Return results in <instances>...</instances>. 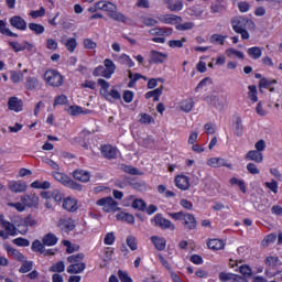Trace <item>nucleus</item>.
Returning <instances> with one entry per match:
<instances>
[{
  "label": "nucleus",
  "mask_w": 282,
  "mask_h": 282,
  "mask_svg": "<svg viewBox=\"0 0 282 282\" xmlns=\"http://www.w3.org/2000/svg\"><path fill=\"white\" fill-rule=\"evenodd\" d=\"M122 184L123 186L129 184L134 191H147V183H144V181H135V178L132 177H124Z\"/></svg>",
  "instance_id": "7"
},
{
  "label": "nucleus",
  "mask_w": 282,
  "mask_h": 282,
  "mask_svg": "<svg viewBox=\"0 0 282 282\" xmlns=\"http://www.w3.org/2000/svg\"><path fill=\"white\" fill-rule=\"evenodd\" d=\"M194 28H195V23L193 22H185L176 25V30L178 31L193 30Z\"/></svg>",
  "instance_id": "59"
},
{
  "label": "nucleus",
  "mask_w": 282,
  "mask_h": 282,
  "mask_svg": "<svg viewBox=\"0 0 282 282\" xmlns=\"http://www.w3.org/2000/svg\"><path fill=\"white\" fill-rule=\"evenodd\" d=\"M42 241L43 246H56V243H58V238L54 234H46Z\"/></svg>",
  "instance_id": "30"
},
{
  "label": "nucleus",
  "mask_w": 282,
  "mask_h": 282,
  "mask_svg": "<svg viewBox=\"0 0 282 282\" xmlns=\"http://www.w3.org/2000/svg\"><path fill=\"white\" fill-rule=\"evenodd\" d=\"M68 188H73V191H83V185L76 183V181L68 178V183H66Z\"/></svg>",
  "instance_id": "58"
},
{
  "label": "nucleus",
  "mask_w": 282,
  "mask_h": 282,
  "mask_svg": "<svg viewBox=\"0 0 282 282\" xmlns=\"http://www.w3.org/2000/svg\"><path fill=\"white\" fill-rule=\"evenodd\" d=\"M8 109L10 111H23V100L19 99L18 97H11L8 100Z\"/></svg>",
  "instance_id": "17"
},
{
  "label": "nucleus",
  "mask_w": 282,
  "mask_h": 282,
  "mask_svg": "<svg viewBox=\"0 0 282 282\" xmlns=\"http://www.w3.org/2000/svg\"><path fill=\"white\" fill-rule=\"evenodd\" d=\"M141 21L143 25H147V28H153V25H158V20L152 18L142 17Z\"/></svg>",
  "instance_id": "54"
},
{
  "label": "nucleus",
  "mask_w": 282,
  "mask_h": 282,
  "mask_svg": "<svg viewBox=\"0 0 282 282\" xmlns=\"http://www.w3.org/2000/svg\"><path fill=\"white\" fill-rule=\"evenodd\" d=\"M101 153H102L104 158H107L108 160H113V158H116V155H117L116 148H113L111 145L101 147Z\"/></svg>",
  "instance_id": "27"
},
{
  "label": "nucleus",
  "mask_w": 282,
  "mask_h": 282,
  "mask_svg": "<svg viewBox=\"0 0 282 282\" xmlns=\"http://www.w3.org/2000/svg\"><path fill=\"white\" fill-rule=\"evenodd\" d=\"M264 186L267 188H270L272 193L276 195L279 193V183L275 180H272L271 182H265Z\"/></svg>",
  "instance_id": "50"
},
{
  "label": "nucleus",
  "mask_w": 282,
  "mask_h": 282,
  "mask_svg": "<svg viewBox=\"0 0 282 282\" xmlns=\"http://www.w3.org/2000/svg\"><path fill=\"white\" fill-rule=\"evenodd\" d=\"M11 80L12 83H21V80H23V73H19L15 70L11 72Z\"/></svg>",
  "instance_id": "60"
},
{
  "label": "nucleus",
  "mask_w": 282,
  "mask_h": 282,
  "mask_svg": "<svg viewBox=\"0 0 282 282\" xmlns=\"http://www.w3.org/2000/svg\"><path fill=\"white\" fill-rule=\"evenodd\" d=\"M33 263L32 261H24V263L21 265L19 272H21V274H25L28 272H30V270H32Z\"/></svg>",
  "instance_id": "57"
},
{
  "label": "nucleus",
  "mask_w": 282,
  "mask_h": 282,
  "mask_svg": "<svg viewBox=\"0 0 282 282\" xmlns=\"http://www.w3.org/2000/svg\"><path fill=\"white\" fill-rule=\"evenodd\" d=\"M163 90H164V86H161L154 90L148 91L145 94V98L149 99V98H154L155 96H161Z\"/></svg>",
  "instance_id": "52"
},
{
  "label": "nucleus",
  "mask_w": 282,
  "mask_h": 282,
  "mask_svg": "<svg viewBox=\"0 0 282 282\" xmlns=\"http://www.w3.org/2000/svg\"><path fill=\"white\" fill-rule=\"evenodd\" d=\"M132 208H135L137 210H147V203H144V200L142 199H135L132 203Z\"/></svg>",
  "instance_id": "49"
},
{
  "label": "nucleus",
  "mask_w": 282,
  "mask_h": 282,
  "mask_svg": "<svg viewBox=\"0 0 282 282\" xmlns=\"http://www.w3.org/2000/svg\"><path fill=\"white\" fill-rule=\"evenodd\" d=\"M247 54H249V56H251V58H253V61L259 59V57L261 56V48L259 46H253L251 48H248Z\"/></svg>",
  "instance_id": "38"
},
{
  "label": "nucleus",
  "mask_w": 282,
  "mask_h": 282,
  "mask_svg": "<svg viewBox=\"0 0 282 282\" xmlns=\"http://www.w3.org/2000/svg\"><path fill=\"white\" fill-rule=\"evenodd\" d=\"M269 208H270V200H268V198L262 199L260 204L257 206V210H259V213H267Z\"/></svg>",
  "instance_id": "47"
},
{
  "label": "nucleus",
  "mask_w": 282,
  "mask_h": 282,
  "mask_svg": "<svg viewBox=\"0 0 282 282\" xmlns=\"http://www.w3.org/2000/svg\"><path fill=\"white\" fill-rule=\"evenodd\" d=\"M97 206H102L105 213H116V210H119L118 202L113 200L111 196L98 199Z\"/></svg>",
  "instance_id": "3"
},
{
  "label": "nucleus",
  "mask_w": 282,
  "mask_h": 282,
  "mask_svg": "<svg viewBox=\"0 0 282 282\" xmlns=\"http://www.w3.org/2000/svg\"><path fill=\"white\" fill-rule=\"evenodd\" d=\"M167 59H169V54H166V53H161L155 50H152L150 52V59H149L150 65H153V63L156 65L162 64V63L166 62Z\"/></svg>",
  "instance_id": "5"
},
{
  "label": "nucleus",
  "mask_w": 282,
  "mask_h": 282,
  "mask_svg": "<svg viewBox=\"0 0 282 282\" xmlns=\"http://www.w3.org/2000/svg\"><path fill=\"white\" fill-rule=\"evenodd\" d=\"M207 100H209L210 105L216 107V109H224V104L219 100V97L212 95L207 97Z\"/></svg>",
  "instance_id": "42"
},
{
  "label": "nucleus",
  "mask_w": 282,
  "mask_h": 282,
  "mask_svg": "<svg viewBox=\"0 0 282 282\" xmlns=\"http://www.w3.org/2000/svg\"><path fill=\"white\" fill-rule=\"evenodd\" d=\"M0 226L4 228V230L8 231V235H11V237H14L17 235V227L14 224L6 220V216L3 214H0Z\"/></svg>",
  "instance_id": "15"
},
{
  "label": "nucleus",
  "mask_w": 282,
  "mask_h": 282,
  "mask_svg": "<svg viewBox=\"0 0 282 282\" xmlns=\"http://www.w3.org/2000/svg\"><path fill=\"white\" fill-rule=\"evenodd\" d=\"M50 272H65V262H56L51 267Z\"/></svg>",
  "instance_id": "51"
},
{
  "label": "nucleus",
  "mask_w": 282,
  "mask_h": 282,
  "mask_svg": "<svg viewBox=\"0 0 282 282\" xmlns=\"http://www.w3.org/2000/svg\"><path fill=\"white\" fill-rule=\"evenodd\" d=\"M127 246L130 248V250L135 251L138 250V239L133 236H128L126 239Z\"/></svg>",
  "instance_id": "44"
},
{
  "label": "nucleus",
  "mask_w": 282,
  "mask_h": 282,
  "mask_svg": "<svg viewBox=\"0 0 282 282\" xmlns=\"http://www.w3.org/2000/svg\"><path fill=\"white\" fill-rule=\"evenodd\" d=\"M98 85L101 86L100 95L108 100V102H116V100H120L122 98V95H120V91L116 88H111L109 91V87H111V85L107 80L100 78L98 79Z\"/></svg>",
  "instance_id": "1"
},
{
  "label": "nucleus",
  "mask_w": 282,
  "mask_h": 282,
  "mask_svg": "<svg viewBox=\"0 0 282 282\" xmlns=\"http://www.w3.org/2000/svg\"><path fill=\"white\" fill-rule=\"evenodd\" d=\"M8 254H10L11 257H13V259H15V261H24L25 257L19 252V250L8 246L6 248Z\"/></svg>",
  "instance_id": "31"
},
{
  "label": "nucleus",
  "mask_w": 282,
  "mask_h": 282,
  "mask_svg": "<svg viewBox=\"0 0 282 282\" xmlns=\"http://www.w3.org/2000/svg\"><path fill=\"white\" fill-rule=\"evenodd\" d=\"M232 30L235 32H241V30H254V22L243 17H236L231 20Z\"/></svg>",
  "instance_id": "2"
},
{
  "label": "nucleus",
  "mask_w": 282,
  "mask_h": 282,
  "mask_svg": "<svg viewBox=\"0 0 282 282\" xmlns=\"http://www.w3.org/2000/svg\"><path fill=\"white\" fill-rule=\"evenodd\" d=\"M63 209L68 210V213H76L78 210V200L72 197L64 199Z\"/></svg>",
  "instance_id": "18"
},
{
  "label": "nucleus",
  "mask_w": 282,
  "mask_h": 282,
  "mask_svg": "<svg viewBox=\"0 0 282 282\" xmlns=\"http://www.w3.org/2000/svg\"><path fill=\"white\" fill-rule=\"evenodd\" d=\"M118 276L121 282H133V280L129 276V274L122 270L118 271Z\"/></svg>",
  "instance_id": "62"
},
{
  "label": "nucleus",
  "mask_w": 282,
  "mask_h": 282,
  "mask_svg": "<svg viewBox=\"0 0 282 282\" xmlns=\"http://www.w3.org/2000/svg\"><path fill=\"white\" fill-rule=\"evenodd\" d=\"M9 191L12 193H25L28 191V184L21 181H11L9 183Z\"/></svg>",
  "instance_id": "14"
},
{
  "label": "nucleus",
  "mask_w": 282,
  "mask_h": 282,
  "mask_svg": "<svg viewBox=\"0 0 282 282\" xmlns=\"http://www.w3.org/2000/svg\"><path fill=\"white\" fill-rule=\"evenodd\" d=\"M210 43L214 44H219V45H224V43H226V36L221 35V34H213L209 37Z\"/></svg>",
  "instance_id": "45"
},
{
  "label": "nucleus",
  "mask_w": 282,
  "mask_h": 282,
  "mask_svg": "<svg viewBox=\"0 0 282 282\" xmlns=\"http://www.w3.org/2000/svg\"><path fill=\"white\" fill-rule=\"evenodd\" d=\"M59 229L64 230V232H69L76 228V225L70 218L67 219H59L57 223Z\"/></svg>",
  "instance_id": "19"
},
{
  "label": "nucleus",
  "mask_w": 282,
  "mask_h": 282,
  "mask_svg": "<svg viewBox=\"0 0 282 282\" xmlns=\"http://www.w3.org/2000/svg\"><path fill=\"white\" fill-rule=\"evenodd\" d=\"M31 249L33 252H40V254H43L45 252V245H43V241L40 240L33 241Z\"/></svg>",
  "instance_id": "37"
},
{
  "label": "nucleus",
  "mask_w": 282,
  "mask_h": 282,
  "mask_svg": "<svg viewBox=\"0 0 282 282\" xmlns=\"http://www.w3.org/2000/svg\"><path fill=\"white\" fill-rule=\"evenodd\" d=\"M21 202L28 208H39V196L36 194L24 195L21 197Z\"/></svg>",
  "instance_id": "8"
},
{
  "label": "nucleus",
  "mask_w": 282,
  "mask_h": 282,
  "mask_svg": "<svg viewBox=\"0 0 282 282\" xmlns=\"http://www.w3.org/2000/svg\"><path fill=\"white\" fill-rule=\"evenodd\" d=\"M104 65L108 72H112V74L116 72V64H113V61L107 58L105 59Z\"/></svg>",
  "instance_id": "64"
},
{
  "label": "nucleus",
  "mask_w": 282,
  "mask_h": 282,
  "mask_svg": "<svg viewBox=\"0 0 282 282\" xmlns=\"http://www.w3.org/2000/svg\"><path fill=\"white\" fill-rule=\"evenodd\" d=\"M84 259H85V253H77V254L69 256L67 258V261L68 263L76 264V263H83L80 261H83Z\"/></svg>",
  "instance_id": "43"
},
{
  "label": "nucleus",
  "mask_w": 282,
  "mask_h": 282,
  "mask_svg": "<svg viewBox=\"0 0 282 282\" xmlns=\"http://www.w3.org/2000/svg\"><path fill=\"white\" fill-rule=\"evenodd\" d=\"M184 43H186V37H182L181 40H171L169 41V46L170 47H184Z\"/></svg>",
  "instance_id": "48"
},
{
  "label": "nucleus",
  "mask_w": 282,
  "mask_h": 282,
  "mask_svg": "<svg viewBox=\"0 0 282 282\" xmlns=\"http://www.w3.org/2000/svg\"><path fill=\"white\" fill-rule=\"evenodd\" d=\"M218 276L221 282H226V281H232V278L235 276V274L220 272Z\"/></svg>",
  "instance_id": "63"
},
{
  "label": "nucleus",
  "mask_w": 282,
  "mask_h": 282,
  "mask_svg": "<svg viewBox=\"0 0 282 282\" xmlns=\"http://www.w3.org/2000/svg\"><path fill=\"white\" fill-rule=\"evenodd\" d=\"M207 164L213 169H221V166H226L227 169H232V164L228 163L226 159H221V158H212L207 161Z\"/></svg>",
  "instance_id": "9"
},
{
  "label": "nucleus",
  "mask_w": 282,
  "mask_h": 282,
  "mask_svg": "<svg viewBox=\"0 0 282 282\" xmlns=\"http://www.w3.org/2000/svg\"><path fill=\"white\" fill-rule=\"evenodd\" d=\"M121 171H123V173H128V175H144L143 172H141L137 167H133L132 165L123 164V165H121Z\"/></svg>",
  "instance_id": "33"
},
{
  "label": "nucleus",
  "mask_w": 282,
  "mask_h": 282,
  "mask_svg": "<svg viewBox=\"0 0 282 282\" xmlns=\"http://www.w3.org/2000/svg\"><path fill=\"white\" fill-rule=\"evenodd\" d=\"M182 221H183L184 228H186L187 230H195V228H197V219L193 214L185 213L183 215Z\"/></svg>",
  "instance_id": "11"
},
{
  "label": "nucleus",
  "mask_w": 282,
  "mask_h": 282,
  "mask_svg": "<svg viewBox=\"0 0 282 282\" xmlns=\"http://www.w3.org/2000/svg\"><path fill=\"white\" fill-rule=\"evenodd\" d=\"M249 89V98L252 100V102H257L259 98L257 97V86L251 85L248 87Z\"/></svg>",
  "instance_id": "53"
},
{
  "label": "nucleus",
  "mask_w": 282,
  "mask_h": 282,
  "mask_svg": "<svg viewBox=\"0 0 282 282\" xmlns=\"http://www.w3.org/2000/svg\"><path fill=\"white\" fill-rule=\"evenodd\" d=\"M44 78L52 87H61L63 85V76L57 70H46Z\"/></svg>",
  "instance_id": "4"
},
{
  "label": "nucleus",
  "mask_w": 282,
  "mask_h": 282,
  "mask_svg": "<svg viewBox=\"0 0 282 282\" xmlns=\"http://www.w3.org/2000/svg\"><path fill=\"white\" fill-rule=\"evenodd\" d=\"M159 21H161V23L172 24L180 23V21H182V18L173 14H166L159 17Z\"/></svg>",
  "instance_id": "28"
},
{
  "label": "nucleus",
  "mask_w": 282,
  "mask_h": 282,
  "mask_svg": "<svg viewBox=\"0 0 282 282\" xmlns=\"http://www.w3.org/2000/svg\"><path fill=\"white\" fill-rule=\"evenodd\" d=\"M154 223L156 224V226H160V228H164V229L170 228V230H175V225H173L171 220L162 217V214H158L154 217Z\"/></svg>",
  "instance_id": "13"
},
{
  "label": "nucleus",
  "mask_w": 282,
  "mask_h": 282,
  "mask_svg": "<svg viewBox=\"0 0 282 282\" xmlns=\"http://www.w3.org/2000/svg\"><path fill=\"white\" fill-rule=\"evenodd\" d=\"M276 241V234H270L264 237V239L261 242V246L263 248H268V246H271V243H274Z\"/></svg>",
  "instance_id": "39"
},
{
  "label": "nucleus",
  "mask_w": 282,
  "mask_h": 282,
  "mask_svg": "<svg viewBox=\"0 0 282 282\" xmlns=\"http://www.w3.org/2000/svg\"><path fill=\"white\" fill-rule=\"evenodd\" d=\"M174 182L175 186H177L180 191H188V188H191V183L188 181V176L186 175H177Z\"/></svg>",
  "instance_id": "16"
},
{
  "label": "nucleus",
  "mask_w": 282,
  "mask_h": 282,
  "mask_svg": "<svg viewBox=\"0 0 282 282\" xmlns=\"http://www.w3.org/2000/svg\"><path fill=\"white\" fill-rule=\"evenodd\" d=\"M53 176L56 180V182H61V184L67 186V183L69 182V176L61 172H55Z\"/></svg>",
  "instance_id": "36"
},
{
  "label": "nucleus",
  "mask_w": 282,
  "mask_h": 282,
  "mask_svg": "<svg viewBox=\"0 0 282 282\" xmlns=\"http://www.w3.org/2000/svg\"><path fill=\"white\" fill-rule=\"evenodd\" d=\"M193 107H195V101H193V99H184L180 102V109L185 111V113L193 111Z\"/></svg>",
  "instance_id": "29"
},
{
  "label": "nucleus",
  "mask_w": 282,
  "mask_h": 282,
  "mask_svg": "<svg viewBox=\"0 0 282 282\" xmlns=\"http://www.w3.org/2000/svg\"><path fill=\"white\" fill-rule=\"evenodd\" d=\"M265 265H268L269 269L265 270L267 276H274V273H270V270H274L276 265H279V257H268L265 259Z\"/></svg>",
  "instance_id": "21"
},
{
  "label": "nucleus",
  "mask_w": 282,
  "mask_h": 282,
  "mask_svg": "<svg viewBox=\"0 0 282 282\" xmlns=\"http://www.w3.org/2000/svg\"><path fill=\"white\" fill-rule=\"evenodd\" d=\"M39 85H40L39 78L32 77V76H28L25 78L24 86H25V89H28V91H34L35 89H39Z\"/></svg>",
  "instance_id": "22"
},
{
  "label": "nucleus",
  "mask_w": 282,
  "mask_h": 282,
  "mask_svg": "<svg viewBox=\"0 0 282 282\" xmlns=\"http://www.w3.org/2000/svg\"><path fill=\"white\" fill-rule=\"evenodd\" d=\"M9 23L12 28H15L17 30H28V22L21 15H14L10 18Z\"/></svg>",
  "instance_id": "12"
},
{
  "label": "nucleus",
  "mask_w": 282,
  "mask_h": 282,
  "mask_svg": "<svg viewBox=\"0 0 282 282\" xmlns=\"http://www.w3.org/2000/svg\"><path fill=\"white\" fill-rule=\"evenodd\" d=\"M234 133L237 138H241V135H243V120L239 116L236 117V121L234 123Z\"/></svg>",
  "instance_id": "25"
},
{
  "label": "nucleus",
  "mask_w": 282,
  "mask_h": 282,
  "mask_svg": "<svg viewBox=\"0 0 282 282\" xmlns=\"http://www.w3.org/2000/svg\"><path fill=\"white\" fill-rule=\"evenodd\" d=\"M108 17L110 19H113V21H119L120 23H127V17L124 14L113 10L111 13H108Z\"/></svg>",
  "instance_id": "35"
},
{
  "label": "nucleus",
  "mask_w": 282,
  "mask_h": 282,
  "mask_svg": "<svg viewBox=\"0 0 282 282\" xmlns=\"http://www.w3.org/2000/svg\"><path fill=\"white\" fill-rule=\"evenodd\" d=\"M152 243H154V247L156 250H166V239L158 237V236H152L151 237Z\"/></svg>",
  "instance_id": "26"
},
{
  "label": "nucleus",
  "mask_w": 282,
  "mask_h": 282,
  "mask_svg": "<svg viewBox=\"0 0 282 282\" xmlns=\"http://www.w3.org/2000/svg\"><path fill=\"white\" fill-rule=\"evenodd\" d=\"M115 241H116V235H113V232H108L105 236L104 242L106 243V246H113Z\"/></svg>",
  "instance_id": "61"
},
{
  "label": "nucleus",
  "mask_w": 282,
  "mask_h": 282,
  "mask_svg": "<svg viewBox=\"0 0 282 282\" xmlns=\"http://www.w3.org/2000/svg\"><path fill=\"white\" fill-rule=\"evenodd\" d=\"M207 246L210 250H223L225 243L224 240L212 239L207 242Z\"/></svg>",
  "instance_id": "32"
},
{
  "label": "nucleus",
  "mask_w": 282,
  "mask_h": 282,
  "mask_svg": "<svg viewBox=\"0 0 282 282\" xmlns=\"http://www.w3.org/2000/svg\"><path fill=\"white\" fill-rule=\"evenodd\" d=\"M246 159L257 162V164H261V162H263V153L257 150H251L246 154Z\"/></svg>",
  "instance_id": "24"
},
{
  "label": "nucleus",
  "mask_w": 282,
  "mask_h": 282,
  "mask_svg": "<svg viewBox=\"0 0 282 282\" xmlns=\"http://www.w3.org/2000/svg\"><path fill=\"white\" fill-rule=\"evenodd\" d=\"M13 243L15 246H20L22 248H28V246H30V240H28L25 238H15V239H13Z\"/></svg>",
  "instance_id": "56"
},
{
  "label": "nucleus",
  "mask_w": 282,
  "mask_h": 282,
  "mask_svg": "<svg viewBox=\"0 0 282 282\" xmlns=\"http://www.w3.org/2000/svg\"><path fill=\"white\" fill-rule=\"evenodd\" d=\"M84 47H85V50H96V47H98V44L96 42H94V40H91V39H85Z\"/></svg>",
  "instance_id": "55"
},
{
  "label": "nucleus",
  "mask_w": 282,
  "mask_h": 282,
  "mask_svg": "<svg viewBox=\"0 0 282 282\" xmlns=\"http://www.w3.org/2000/svg\"><path fill=\"white\" fill-rule=\"evenodd\" d=\"M117 219H119V221H127V224H133V221H135V218L133 217V215L131 214H127V213H119L117 214Z\"/></svg>",
  "instance_id": "34"
},
{
  "label": "nucleus",
  "mask_w": 282,
  "mask_h": 282,
  "mask_svg": "<svg viewBox=\"0 0 282 282\" xmlns=\"http://www.w3.org/2000/svg\"><path fill=\"white\" fill-rule=\"evenodd\" d=\"M10 47H12L13 52H34V44L30 42H23L22 44L19 42H9Z\"/></svg>",
  "instance_id": "6"
},
{
  "label": "nucleus",
  "mask_w": 282,
  "mask_h": 282,
  "mask_svg": "<svg viewBox=\"0 0 282 282\" xmlns=\"http://www.w3.org/2000/svg\"><path fill=\"white\" fill-rule=\"evenodd\" d=\"M0 32L6 36H13V37L19 36V34L11 32L10 29L6 28V22L3 20H0Z\"/></svg>",
  "instance_id": "41"
},
{
  "label": "nucleus",
  "mask_w": 282,
  "mask_h": 282,
  "mask_svg": "<svg viewBox=\"0 0 282 282\" xmlns=\"http://www.w3.org/2000/svg\"><path fill=\"white\" fill-rule=\"evenodd\" d=\"M29 30L34 32V34H43V32H45V26L39 23H29Z\"/></svg>",
  "instance_id": "40"
},
{
  "label": "nucleus",
  "mask_w": 282,
  "mask_h": 282,
  "mask_svg": "<svg viewBox=\"0 0 282 282\" xmlns=\"http://www.w3.org/2000/svg\"><path fill=\"white\" fill-rule=\"evenodd\" d=\"M36 224H39V220H36L34 217H32V215H28L24 218V227L28 228H34L36 226Z\"/></svg>",
  "instance_id": "46"
},
{
  "label": "nucleus",
  "mask_w": 282,
  "mask_h": 282,
  "mask_svg": "<svg viewBox=\"0 0 282 282\" xmlns=\"http://www.w3.org/2000/svg\"><path fill=\"white\" fill-rule=\"evenodd\" d=\"M73 177L78 182L87 183L91 178V174H89V172L85 170H75L73 172Z\"/></svg>",
  "instance_id": "20"
},
{
  "label": "nucleus",
  "mask_w": 282,
  "mask_h": 282,
  "mask_svg": "<svg viewBox=\"0 0 282 282\" xmlns=\"http://www.w3.org/2000/svg\"><path fill=\"white\" fill-rule=\"evenodd\" d=\"M62 45H65L67 52L74 53L76 51V47H78V42L76 41V37L68 39L67 35H63L61 37Z\"/></svg>",
  "instance_id": "10"
},
{
  "label": "nucleus",
  "mask_w": 282,
  "mask_h": 282,
  "mask_svg": "<svg viewBox=\"0 0 282 282\" xmlns=\"http://www.w3.org/2000/svg\"><path fill=\"white\" fill-rule=\"evenodd\" d=\"M85 268H87V264L85 262L75 263L68 265L67 272L68 274H80L82 272H85Z\"/></svg>",
  "instance_id": "23"
}]
</instances>
